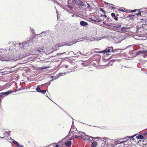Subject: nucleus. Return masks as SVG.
I'll list each match as a JSON object with an SVG mask.
<instances>
[{
    "mask_svg": "<svg viewBox=\"0 0 147 147\" xmlns=\"http://www.w3.org/2000/svg\"><path fill=\"white\" fill-rule=\"evenodd\" d=\"M9 51L6 49L0 50V60L2 61H7L8 57L7 56Z\"/></svg>",
    "mask_w": 147,
    "mask_h": 147,
    "instance_id": "nucleus-1",
    "label": "nucleus"
},
{
    "mask_svg": "<svg viewBox=\"0 0 147 147\" xmlns=\"http://www.w3.org/2000/svg\"><path fill=\"white\" fill-rule=\"evenodd\" d=\"M83 66L85 67V69L87 71H91L93 70V68L92 67H94L98 69H102L105 68L104 67L107 65H82Z\"/></svg>",
    "mask_w": 147,
    "mask_h": 147,
    "instance_id": "nucleus-2",
    "label": "nucleus"
},
{
    "mask_svg": "<svg viewBox=\"0 0 147 147\" xmlns=\"http://www.w3.org/2000/svg\"><path fill=\"white\" fill-rule=\"evenodd\" d=\"M119 49H115L113 50V47H109L106 48L105 50L101 51L100 52L96 51V53H102L104 54V56H107L108 55H109V53L110 52L115 53L117 52Z\"/></svg>",
    "mask_w": 147,
    "mask_h": 147,
    "instance_id": "nucleus-3",
    "label": "nucleus"
},
{
    "mask_svg": "<svg viewBox=\"0 0 147 147\" xmlns=\"http://www.w3.org/2000/svg\"><path fill=\"white\" fill-rule=\"evenodd\" d=\"M83 133L84 134V135L83 134H81V135H80L78 136V138H80L83 139L84 140H88V141H89L90 142H91L92 140H90V139H89L88 137H87L88 139L84 138L85 137H87V136H85L86 135L84 133Z\"/></svg>",
    "mask_w": 147,
    "mask_h": 147,
    "instance_id": "nucleus-4",
    "label": "nucleus"
},
{
    "mask_svg": "<svg viewBox=\"0 0 147 147\" xmlns=\"http://www.w3.org/2000/svg\"><path fill=\"white\" fill-rule=\"evenodd\" d=\"M13 92L12 90H9L5 92H1L0 93V94H1L2 97V96L3 95H5V96H7L8 95L13 93Z\"/></svg>",
    "mask_w": 147,
    "mask_h": 147,
    "instance_id": "nucleus-5",
    "label": "nucleus"
},
{
    "mask_svg": "<svg viewBox=\"0 0 147 147\" xmlns=\"http://www.w3.org/2000/svg\"><path fill=\"white\" fill-rule=\"evenodd\" d=\"M70 71H68L67 72H65L63 73H59L57 75V77L55 78H58L62 76L63 75H65L66 74H68L69 73Z\"/></svg>",
    "mask_w": 147,
    "mask_h": 147,
    "instance_id": "nucleus-6",
    "label": "nucleus"
},
{
    "mask_svg": "<svg viewBox=\"0 0 147 147\" xmlns=\"http://www.w3.org/2000/svg\"><path fill=\"white\" fill-rule=\"evenodd\" d=\"M12 142L18 147H23L24 146L23 145L20 144L18 142L15 140H12Z\"/></svg>",
    "mask_w": 147,
    "mask_h": 147,
    "instance_id": "nucleus-7",
    "label": "nucleus"
},
{
    "mask_svg": "<svg viewBox=\"0 0 147 147\" xmlns=\"http://www.w3.org/2000/svg\"><path fill=\"white\" fill-rule=\"evenodd\" d=\"M113 26L116 29L121 28V25L117 23H115L113 24Z\"/></svg>",
    "mask_w": 147,
    "mask_h": 147,
    "instance_id": "nucleus-8",
    "label": "nucleus"
},
{
    "mask_svg": "<svg viewBox=\"0 0 147 147\" xmlns=\"http://www.w3.org/2000/svg\"><path fill=\"white\" fill-rule=\"evenodd\" d=\"M50 67V66L47 67H37L35 69L37 70H42L44 69H45L47 68H49Z\"/></svg>",
    "mask_w": 147,
    "mask_h": 147,
    "instance_id": "nucleus-9",
    "label": "nucleus"
},
{
    "mask_svg": "<svg viewBox=\"0 0 147 147\" xmlns=\"http://www.w3.org/2000/svg\"><path fill=\"white\" fill-rule=\"evenodd\" d=\"M77 68V67L76 66H75L71 68H70V69H69L71 70V71H70V72H71L72 71H76L77 70H80V69H81V68H78L77 69H76Z\"/></svg>",
    "mask_w": 147,
    "mask_h": 147,
    "instance_id": "nucleus-10",
    "label": "nucleus"
},
{
    "mask_svg": "<svg viewBox=\"0 0 147 147\" xmlns=\"http://www.w3.org/2000/svg\"><path fill=\"white\" fill-rule=\"evenodd\" d=\"M65 144L67 146H71L72 144L71 141H68L67 142H65Z\"/></svg>",
    "mask_w": 147,
    "mask_h": 147,
    "instance_id": "nucleus-11",
    "label": "nucleus"
},
{
    "mask_svg": "<svg viewBox=\"0 0 147 147\" xmlns=\"http://www.w3.org/2000/svg\"><path fill=\"white\" fill-rule=\"evenodd\" d=\"M80 24L83 26L88 25V24L87 22L83 21H82L80 22Z\"/></svg>",
    "mask_w": 147,
    "mask_h": 147,
    "instance_id": "nucleus-12",
    "label": "nucleus"
},
{
    "mask_svg": "<svg viewBox=\"0 0 147 147\" xmlns=\"http://www.w3.org/2000/svg\"><path fill=\"white\" fill-rule=\"evenodd\" d=\"M146 141V140L145 141L144 140H139V141H138V143L140 144H142L144 145L146 144V143H145V142Z\"/></svg>",
    "mask_w": 147,
    "mask_h": 147,
    "instance_id": "nucleus-13",
    "label": "nucleus"
},
{
    "mask_svg": "<svg viewBox=\"0 0 147 147\" xmlns=\"http://www.w3.org/2000/svg\"><path fill=\"white\" fill-rule=\"evenodd\" d=\"M136 138L137 139H144V137L142 135L139 134L136 136Z\"/></svg>",
    "mask_w": 147,
    "mask_h": 147,
    "instance_id": "nucleus-14",
    "label": "nucleus"
},
{
    "mask_svg": "<svg viewBox=\"0 0 147 147\" xmlns=\"http://www.w3.org/2000/svg\"><path fill=\"white\" fill-rule=\"evenodd\" d=\"M43 85V84H41L40 85L38 86H37V88H36V90L37 92H41V89H40V86H42Z\"/></svg>",
    "mask_w": 147,
    "mask_h": 147,
    "instance_id": "nucleus-15",
    "label": "nucleus"
},
{
    "mask_svg": "<svg viewBox=\"0 0 147 147\" xmlns=\"http://www.w3.org/2000/svg\"><path fill=\"white\" fill-rule=\"evenodd\" d=\"M98 145L97 142H91V147H96Z\"/></svg>",
    "mask_w": 147,
    "mask_h": 147,
    "instance_id": "nucleus-16",
    "label": "nucleus"
},
{
    "mask_svg": "<svg viewBox=\"0 0 147 147\" xmlns=\"http://www.w3.org/2000/svg\"><path fill=\"white\" fill-rule=\"evenodd\" d=\"M77 2L79 6H82L84 5L83 3L80 1L79 0Z\"/></svg>",
    "mask_w": 147,
    "mask_h": 147,
    "instance_id": "nucleus-17",
    "label": "nucleus"
},
{
    "mask_svg": "<svg viewBox=\"0 0 147 147\" xmlns=\"http://www.w3.org/2000/svg\"><path fill=\"white\" fill-rule=\"evenodd\" d=\"M140 53H142L144 54L145 56L147 55V51H140L138 52Z\"/></svg>",
    "mask_w": 147,
    "mask_h": 147,
    "instance_id": "nucleus-18",
    "label": "nucleus"
},
{
    "mask_svg": "<svg viewBox=\"0 0 147 147\" xmlns=\"http://www.w3.org/2000/svg\"><path fill=\"white\" fill-rule=\"evenodd\" d=\"M85 136H87V137L89 139H90V138L93 139H98L99 138L98 137H93L91 136H89L88 135H86Z\"/></svg>",
    "mask_w": 147,
    "mask_h": 147,
    "instance_id": "nucleus-19",
    "label": "nucleus"
},
{
    "mask_svg": "<svg viewBox=\"0 0 147 147\" xmlns=\"http://www.w3.org/2000/svg\"><path fill=\"white\" fill-rule=\"evenodd\" d=\"M137 135V134H136L132 136H129V140H132L134 141V137L136 136Z\"/></svg>",
    "mask_w": 147,
    "mask_h": 147,
    "instance_id": "nucleus-20",
    "label": "nucleus"
},
{
    "mask_svg": "<svg viewBox=\"0 0 147 147\" xmlns=\"http://www.w3.org/2000/svg\"><path fill=\"white\" fill-rule=\"evenodd\" d=\"M121 31L120 32H123L125 31V30L126 29V28L125 27H123V28H120Z\"/></svg>",
    "mask_w": 147,
    "mask_h": 147,
    "instance_id": "nucleus-21",
    "label": "nucleus"
},
{
    "mask_svg": "<svg viewBox=\"0 0 147 147\" xmlns=\"http://www.w3.org/2000/svg\"><path fill=\"white\" fill-rule=\"evenodd\" d=\"M72 126H71V129H70V130H69V134H68V135L65 138H66V137H67V136H70V133H73V132H74V131L73 130V131H71V127H72Z\"/></svg>",
    "mask_w": 147,
    "mask_h": 147,
    "instance_id": "nucleus-22",
    "label": "nucleus"
},
{
    "mask_svg": "<svg viewBox=\"0 0 147 147\" xmlns=\"http://www.w3.org/2000/svg\"><path fill=\"white\" fill-rule=\"evenodd\" d=\"M129 136H126V137H125V138L122 139H121L123 140H126L125 141L126 142L127 141L129 140Z\"/></svg>",
    "mask_w": 147,
    "mask_h": 147,
    "instance_id": "nucleus-23",
    "label": "nucleus"
},
{
    "mask_svg": "<svg viewBox=\"0 0 147 147\" xmlns=\"http://www.w3.org/2000/svg\"><path fill=\"white\" fill-rule=\"evenodd\" d=\"M11 132V131H4V132L3 133V134H4L5 133H6L8 136H10L11 135V134L10 133Z\"/></svg>",
    "mask_w": 147,
    "mask_h": 147,
    "instance_id": "nucleus-24",
    "label": "nucleus"
},
{
    "mask_svg": "<svg viewBox=\"0 0 147 147\" xmlns=\"http://www.w3.org/2000/svg\"><path fill=\"white\" fill-rule=\"evenodd\" d=\"M47 90H48L47 88L46 90H41V92H40V93H41L42 94H44Z\"/></svg>",
    "mask_w": 147,
    "mask_h": 147,
    "instance_id": "nucleus-25",
    "label": "nucleus"
},
{
    "mask_svg": "<svg viewBox=\"0 0 147 147\" xmlns=\"http://www.w3.org/2000/svg\"><path fill=\"white\" fill-rule=\"evenodd\" d=\"M42 49H37L36 50V53H37V54H39L42 51Z\"/></svg>",
    "mask_w": 147,
    "mask_h": 147,
    "instance_id": "nucleus-26",
    "label": "nucleus"
},
{
    "mask_svg": "<svg viewBox=\"0 0 147 147\" xmlns=\"http://www.w3.org/2000/svg\"><path fill=\"white\" fill-rule=\"evenodd\" d=\"M14 68V67H12L11 68V70L8 71L9 73H11L12 72L15 71V69H13Z\"/></svg>",
    "mask_w": 147,
    "mask_h": 147,
    "instance_id": "nucleus-27",
    "label": "nucleus"
},
{
    "mask_svg": "<svg viewBox=\"0 0 147 147\" xmlns=\"http://www.w3.org/2000/svg\"><path fill=\"white\" fill-rule=\"evenodd\" d=\"M125 67V68H131V67L127 65V66H125L123 65H122V66L121 67V69H122L123 67Z\"/></svg>",
    "mask_w": 147,
    "mask_h": 147,
    "instance_id": "nucleus-28",
    "label": "nucleus"
},
{
    "mask_svg": "<svg viewBox=\"0 0 147 147\" xmlns=\"http://www.w3.org/2000/svg\"><path fill=\"white\" fill-rule=\"evenodd\" d=\"M54 80V79H52L50 81H49L48 82H47L44 84H43V85H46V84H50V82H51V81H53Z\"/></svg>",
    "mask_w": 147,
    "mask_h": 147,
    "instance_id": "nucleus-29",
    "label": "nucleus"
},
{
    "mask_svg": "<svg viewBox=\"0 0 147 147\" xmlns=\"http://www.w3.org/2000/svg\"><path fill=\"white\" fill-rule=\"evenodd\" d=\"M57 77V76H51L50 77L51 78H53V79H54V80H56L57 79V78H56Z\"/></svg>",
    "mask_w": 147,
    "mask_h": 147,
    "instance_id": "nucleus-30",
    "label": "nucleus"
},
{
    "mask_svg": "<svg viewBox=\"0 0 147 147\" xmlns=\"http://www.w3.org/2000/svg\"><path fill=\"white\" fill-rule=\"evenodd\" d=\"M123 142H125V141H122V142H120V141H118L117 142V143L116 144H121V143H123Z\"/></svg>",
    "mask_w": 147,
    "mask_h": 147,
    "instance_id": "nucleus-31",
    "label": "nucleus"
},
{
    "mask_svg": "<svg viewBox=\"0 0 147 147\" xmlns=\"http://www.w3.org/2000/svg\"><path fill=\"white\" fill-rule=\"evenodd\" d=\"M137 10L136 9L134 10H129L128 11H127V12H135Z\"/></svg>",
    "mask_w": 147,
    "mask_h": 147,
    "instance_id": "nucleus-32",
    "label": "nucleus"
},
{
    "mask_svg": "<svg viewBox=\"0 0 147 147\" xmlns=\"http://www.w3.org/2000/svg\"><path fill=\"white\" fill-rule=\"evenodd\" d=\"M99 9L100 11L103 12V13H105V12L101 8H99Z\"/></svg>",
    "mask_w": 147,
    "mask_h": 147,
    "instance_id": "nucleus-33",
    "label": "nucleus"
},
{
    "mask_svg": "<svg viewBox=\"0 0 147 147\" xmlns=\"http://www.w3.org/2000/svg\"><path fill=\"white\" fill-rule=\"evenodd\" d=\"M72 139L73 140L76 138H78V135H74L73 136H72Z\"/></svg>",
    "mask_w": 147,
    "mask_h": 147,
    "instance_id": "nucleus-34",
    "label": "nucleus"
},
{
    "mask_svg": "<svg viewBox=\"0 0 147 147\" xmlns=\"http://www.w3.org/2000/svg\"><path fill=\"white\" fill-rule=\"evenodd\" d=\"M112 21V20L110 19V18H108L107 19V22H111Z\"/></svg>",
    "mask_w": 147,
    "mask_h": 147,
    "instance_id": "nucleus-35",
    "label": "nucleus"
},
{
    "mask_svg": "<svg viewBox=\"0 0 147 147\" xmlns=\"http://www.w3.org/2000/svg\"><path fill=\"white\" fill-rule=\"evenodd\" d=\"M111 16L113 17H114L115 16V14L114 13H111Z\"/></svg>",
    "mask_w": 147,
    "mask_h": 147,
    "instance_id": "nucleus-36",
    "label": "nucleus"
},
{
    "mask_svg": "<svg viewBox=\"0 0 147 147\" xmlns=\"http://www.w3.org/2000/svg\"><path fill=\"white\" fill-rule=\"evenodd\" d=\"M134 16V15H129V16H128V17H129L130 18H133V17Z\"/></svg>",
    "mask_w": 147,
    "mask_h": 147,
    "instance_id": "nucleus-37",
    "label": "nucleus"
},
{
    "mask_svg": "<svg viewBox=\"0 0 147 147\" xmlns=\"http://www.w3.org/2000/svg\"><path fill=\"white\" fill-rule=\"evenodd\" d=\"M114 20H116V21H117L118 20V18H117V17H116L115 16L114 17Z\"/></svg>",
    "mask_w": 147,
    "mask_h": 147,
    "instance_id": "nucleus-38",
    "label": "nucleus"
},
{
    "mask_svg": "<svg viewBox=\"0 0 147 147\" xmlns=\"http://www.w3.org/2000/svg\"><path fill=\"white\" fill-rule=\"evenodd\" d=\"M105 13H103V15L101 14V16L102 17H105V18H106L107 17V16L105 15Z\"/></svg>",
    "mask_w": 147,
    "mask_h": 147,
    "instance_id": "nucleus-39",
    "label": "nucleus"
},
{
    "mask_svg": "<svg viewBox=\"0 0 147 147\" xmlns=\"http://www.w3.org/2000/svg\"><path fill=\"white\" fill-rule=\"evenodd\" d=\"M118 10L120 11H122V12H124L125 11L123 10L122 9H118Z\"/></svg>",
    "mask_w": 147,
    "mask_h": 147,
    "instance_id": "nucleus-40",
    "label": "nucleus"
},
{
    "mask_svg": "<svg viewBox=\"0 0 147 147\" xmlns=\"http://www.w3.org/2000/svg\"><path fill=\"white\" fill-rule=\"evenodd\" d=\"M144 136H146L147 135V131L146 132H145L142 135Z\"/></svg>",
    "mask_w": 147,
    "mask_h": 147,
    "instance_id": "nucleus-41",
    "label": "nucleus"
},
{
    "mask_svg": "<svg viewBox=\"0 0 147 147\" xmlns=\"http://www.w3.org/2000/svg\"><path fill=\"white\" fill-rule=\"evenodd\" d=\"M1 102H0V109H1V110H2V107L1 104Z\"/></svg>",
    "mask_w": 147,
    "mask_h": 147,
    "instance_id": "nucleus-42",
    "label": "nucleus"
},
{
    "mask_svg": "<svg viewBox=\"0 0 147 147\" xmlns=\"http://www.w3.org/2000/svg\"><path fill=\"white\" fill-rule=\"evenodd\" d=\"M62 110L66 114H68V113L66 111H65L63 109H62Z\"/></svg>",
    "mask_w": 147,
    "mask_h": 147,
    "instance_id": "nucleus-43",
    "label": "nucleus"
},
{
    "mask_svg": "<svg viewBox=\"0 0 147 147\" xmlns=\"http://www.w3.org/2000/svg\"><path fill=\"white\" fill-rule=\"evenodd\" d=\"M68 67H69L67 65H65L64 67H65V68H67Z\"/></svg>",
    "mask_w": 147,
    "mask_h": 147,
    "instance_id": "nucleus-44",
    "label": "nucleus"
},
{
    "mask_svg": "<svg viewBox=\"0 0 147 147\" xmlns=\"http://www.w3.org/2000/svg\"><path fill=\"white\" fill-rule=\"evenodd\" d=\"M87 8H89L90 7V5H89V4H87Z\"/></svg>",
    "mask_w": 147,
    "mask_h": 147,
    "instance_id": "nucleus-45",
    "label": "nucleus"
},
{
    "mask_svg": "<svg viewBox=\"0 0 147 147\" xmlns=\"http://www.w3.org/2000/svg\"><path fill=\"white\" fill-rule=\"evenodd\" d=\"M73 139H72V137H71V138L69 140V141H71L72 140H73Z\"/></svg>",
    "mask_w": 147,
    "mask_h": 147,
    "instance_id": "nucleus-46",
    "label": "nucleus"
},
{
    "mask_svg": "<svg viewBox=\"0 0 147 147\" xmlns=\"http://www.w3.org/2000/svg\"><path fill=\"white\" fill-rule=\"evenodd\" d=\"M73 139H72V137H71V138L69 140V141H71L72 140H73Z\"/></svg>",
    "mask_w": 147,
    "mask_h": 147,
    "instance_id": "nucleus-47",
    "label": "nucleus"
},
{
    "mask_svg": "<svg viewBox=\"0 0 147 147\" xmlns=\"http://www.w3.org/2000/svg\"><path fill=\"white\" fill-rule=\"evenodd\" d=\"M103 23L105 25H107V26H109L110 25H109L106 24H105V22H103Z\"/></svg>",
    "mask_w": 147,
    "mask_h": 147,
    "instance_id": "nucleus-48",
    "label": "nucleus"
},
{
    "mask_svg": "<svg viewBox=\"0 0 147 147\" xmlns=\"http://www.w3.org/2000/svg\"><path fill=\"white\" fill-rule=\"evenodd\" d=\"M71 118L73 119V121H72V125H74V119L73 118L71 117Z\"/></svg>",
    "mask_w": 147,
    "mask_h": 147,
    "instance_id": "nucleus-49",
    "label": "nucleus"
},
{
    "mask_svg": "<svg viewBox=\"0 0 147 147\" xmlns=\"http://www.w3.org/2000/svg\"><path fill=\"white\" fill-rule=\"evenodd\" d=\"M59 146L60 145H59L57 144L55 146V147H59Z\"/></svg>",
    "mask_w": 147,
    "mask_h": 147,
    "instance_id": "nucleus-50",
    "label": "nucleus"
},
{
    "mask_svg": "<svg viewBox=\"0 0 147 147\" xmlns=\"http://www.w3.org/2000/svg\"><path fill=\"white\" fill-rule=\"evenodd\" d=\"M78 134V133H77L76 132H74L73 133V134L74 135L75 134Z\"/></svg>",
    "mask_w": 147,
    "mask_h": 147,
    "instance_id": "nucleus-51",
    "label": "nucleus"
},
{
    "mask_svg": "<svg viewBox=\"0 0 147 147\" xmlns=\"http://www.w3.org/2000/svg\"><path fill=\"white\" fill-rule=\"evenodd\" d=\"M97 21L98 22H100L101 21L100 20H99L98 19H97Z\"/></svg>",
    "mask_w": 147,
    "mask_h": 147,
    "instance_id": "nucleus-52",
    "label": "nucleus"
},
{
    "mask_svg": "<svg viewBox=\"0 0 147 147\" xmlns=\"http://www.w3.org/2000/svg\"><path fill=\"white\" fill-rule=\"evenodd\" d=\"M3 98H0V102H1Z\"/></svg>",
    "mask_w": 147,
    "mask_h": 147,
    "instance_id": "nucleus-53",
    "label": "nucleus"
},
{
    "mask_svg": "<svg viewBox=\"0 0 147 147\" xmlns=\"http://www.w3.org/2000/svg\"><path fill=\"white\" fill-rule=\"evenodd\" d=\"M3 98H0V102H1Z\"/></svg>",
    "mask_w": 147,
    "mask_h": 147,
    "instance_id": "nucleus-54",
    "label": "nucleus"
},
{
    "mask_svg": "<svg viewBox=\"0 0 147 147\" xmlns=\"http://www.w3.org/2000/svg\"><path fill=\"white\" fill-rule=\"evenodd\" d=\"M95 51H96V50H100V49H95Z\"/></svg>",
    "mask_w": 147,
    "mask_h": 147,
    "instance_id": "nucleus-55",
    "label": "nucleus"
},
{
    "mask_svg": "<svg viewBox=\"0 0 147 147\" xmlns=\"http://www.w3.org/2000/svg\"><path fill=\"white\" fill-rule=\"evenodd\" d=\"M123 147H131L129 146H125Z\"/></svg>",
    "mask_w": 147,
    "mask_h": 147,
    "instance_id": "nucleus-56",
    "label": "nucleus"
},
{
    "mask_svg": "<svg viewBox=\"0 0 147 147\" xmlns=\"http://www.w3.org/2000/svg\"><path fill=\"white\" fill-rule=\"evenodd\" d=\"M9 138L10 139V140H12H12H14L13 139H12L11 137H9Z\"/></svg>",
    "mask_w": 147,
    "mask_h": 147,
    "instance_id": "nucleus-57",
    "label": "nucleus"
},
{
    "mask_svg": "<svg viewBox=\"0 0 147 147\" xmlns=\"http://www.w3.org/2000/svg\"><path fill=\"white\" fill-rule=\"evenodd\" d=\"M140 13H135V14L138 15H139V14H140Z\"/></svg>",
    "mask_w": 147,
    "mask_h": 147,
    "instance_id": "nucleus-58",
    "label": "nucleus"
},
{
    "mask_svg": "<svg viewBox=\"0 0 147 147\" xmlns=\"http://www.w3.org/2000/svg\"><path fill=\"white\" fill-rule=\"evenodd\" d=\"M68 116H69L70 117H71V116L68 113V114H67Z\"/></svg>",
    "mask_w": 147,
    "mask_h": 147,
    "instance_id": "nucleus-59",
    "label": "nucleus"
},
{
    "mask_svg": "<svg viewBox=\"0 0 147 147\" xmlns=\"http://www.w3.org/2000/svg\"><path fill=\"white\" fill-rule=\"evenodd\" d=\"M22 90V89L21 88H19L18 90Z\"/></svg>",
    "mask_w": 147,
    "mask_h": 147,
    "instance_id": "nucleus-60",
    "label": "nucleus"
},
{
    "mask_svg": "<svg viewBox=\"0 0 147 147\" xmlns=\"http://www.w3.org/2000/svg\"><path fill=\"white\" fill-rule=\"evenodd\" d=\"M0 138H4V137H1V136H0Z\"/></svg>",
    "mask_w": 147,
    "mask_h": 147,
    "instance_id": "nucleus-61",
    "label": "nucleus"
},
{
    "mask_svg": "<svg viewBox=\"0 0 147 147\" xmlns=\"http://www.w3.org/2000/svg\"><path fill=\"white\" fill-rule=\"evenodd\" d=\"M46 94L47 95V97L48 98H49V97L48 96V95H47V94Z\"/></svg>",
    "mask_w": 147,
    "mask_h": 147,
    "instance_id": "nucleus-62",
    "label": "nucleus"
},
{
    "mask_svg": "<svg viewBox=\"0 0 147 147\" xmlns=\"http://www.w3.org/2000/svg\"><path fill=\"white\" fill-rule=\"evenodd\" d=\"M85 138H85V139H88V138L87 137H85Z\"/></svg>",
    "mask_w": 147,
    "mask_h": 147,
    "instance_id": "nucleus-63",
    "label": "nucleus"
},
{
    "mask_svg": "<svg viewBox=\"0 0 147 147\" xmlns=\"http://www.w3.org/2000/svg\"><path fill=\"white\" fill-rule=\"evenodd\" d=\"M109 140H110V141H111V142H112V140H111L112 139H109Z\"/></svg>",
    "mask_w": 147,
    "mask_h": 147,
    "instance_id": "nucleus-64",
    "label": "nucleus"
}]
</instances>
